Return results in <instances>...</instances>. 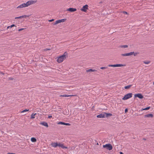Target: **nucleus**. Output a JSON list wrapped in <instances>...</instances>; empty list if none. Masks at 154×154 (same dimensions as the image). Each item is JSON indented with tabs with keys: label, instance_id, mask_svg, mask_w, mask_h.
Masks as SVG:
<instances>
[{
	"label": "nucleus",
	"instance_id": "20",
	"mask_svg": "<svg viewBox=\"0 0 154 154\" xmlns=\"http://www.w3.org/2000/svg\"><path fill=\"white\" fill-rule=\"evenodd\" d=\"M132 86L131 85H129L127 86H125L124 87L126 89H129Z\"/></svg>",
	"mask_w": 154,
	"mask_h": 154
},
{
	"label": "nucleus",
	"instance_id": "45",
	"mask_svg": "<svg viewBox=\"0 0 154 154\" xmlns=\"http://www.w3.org/2000/svg\"><path fill=\"white\" fill-rule=\"evenodd\" d=\"M153 85H154V81L153 82Z\"/></svg>",
	"mask_w": 154,
	"mask_h": 154
},
{
	"label": "nucleus",
	"instance_id": "41",
	"mask_svg": "<svg viewBox=\"0 0 154 154\" xmlns=\"http://www.w3.org/2000/svg\"><path fill=\"white\" fill-rule=\"evenodd\" d=\"M52 117V116H48V118H51Z\"/></svg>",
	"mask_w": 154,
	"mask_h": 154
},
{
	"label": "nucleus",
	"instance_id": "26",
	"mask_svg": "<svg viewBox=\"0 0 154 154\" xmlns=\"http://www.w3.org/2000/svg\"><path fill=\"white\" fill-rule=\"evenodd\" d=\"M22 16V18H26L27 17H29V15H23Z\"/></svg>",
	"mask_w": 154,
	"mask_h": 154
},
{
	"label": "nucleus",
	"instance_id": "23",
	"mask_svg": "<svg viewBox=\"0 0 154 154\" xmlns=\"http://www.w3.org/2000/svg\"><path fill=\"white\" fill-rule=\"evenodd\" d=\"M128 46L127 45H123L121 46L120 47L122 48H125L128 47Z\"/></svg>",
	"mask_w": 154,
	"mask_h": 154
},
{
	"label": "nucleus",
	"instance_id": "14",
	"mask_svg": "<svg viewBox=\"0 0 154 154\" xmlns=\"http://www.w3.org/2000/svg\"><path fill=\"white\" fill-rule=\"evenodd\" d=\"M139 53L138 52H130V56L134 55V56H136Z\"/></svg>",
	"mask_w": 154,
	"mask_h": 154
},
{
	"label": "nucleus",
	"instance_id": "15",
	"mask_svg": "<svg viewBox=\"0 0 154 154\" xmlns=\"http://www.w3.org/2000/svg\"><path fill=\"white\" fill-rule=\"evenodd\" d=\"M88 6L87 5L83 6V7L80 9V10H86L88 9Z\"/></svg>",
	"mask_w": 154,
	"mask_h": 154
},
{
	"label": "nucleus",
	"instance_id": "40",
	"mask_svg": "<svg viewBox=\"0 0 154 154\" xmlns=\"http://www.w3.org/2000/svg\"><path fill=\"white\" fill-rule=\"evenodd\" d=\"M69 11L70 12H73V11H75V10H69Z\"/></svg>",
	"mask_w": 154,
	"mask_h": 154
},
{
	"label": "nucleus",
	"instance_id": "38",
	"mask_svg": "<svg viewBox=\"0 0 154 154\" xmlns=\"http://www.w3.org/2000/svg\"><path fill=\"white\" fill-rule=\"evenodd\" d=\"M125 112H127V111H128V109H125Z\"/></svg>",
	"mask_w": 154,
	"mask_h": 154
},
{
	"label": "nucleus",
	"instance_id": "17",
	"mask_svg": "<svg viewBox=\"0 0 154 154\" xmlns=\"http://www.w3.org/2000/svg\"><path fill=\"white\" fill-rule=\"evenodd\" d=\"M121 55L123 56H130V52L125 54H122Z\"/></svg>",
	"mask_w": 154,
	"mask_h": 154
},
{
	"label": "nucleus",
	"instance_id": "33",
	"mask_svg": "<svg viewBox=\"0 0 154 154\" xmlns=\"http://www.w3.org/2000/svg\"><path fill=\"white\" fill-rule=\"evenodd\" d=\"M75 96V95H68V97H71V96Z\"/></svg>",
	"mask_w": 154,
	"mask_h": 154
},
{
	"label": "nucleus",
	"instance_id": "6",
	"mask_svg": "<svg viewBox=\"0 0 154 154\" xmlns=\"http://www.w3.org/2000/svg\"><path fill=\"white\" fill-rule=\"evenodd\" d=\"M66 19L65 18L57 20L55 21L53 25H56L60 23L64 22L66 21Z\"/></svg>",
	"mask_w": 154,
	"mask_h": 154
},
{
	"label": "nucleus",
	"instance_id": "43",
	"mask_svg": "<svg viewBox=\"0 0 154 154\" xmlns=\"http://www.w3.org/2000/svg\"><path fill=\"white\" fill-rule=\"evenodd\" d=\"M83 11H84V12H86L87 10H82Z\"/></svg>",
	"mask_w": 154,
	"mask_h": 154
},
{
	"label": "nucleus",
	"instance_id": "19",
	"mask_svg": "<svg viewBox=\"0 0 154 154\" xmlns=\"http://www.w3.org/2000/svg\"><path fill=\"white\" fill-rule=\"evenodd\" d=\"M31 140L32 142H35L36 141V139L34 137H32L31 138Z\"/></svg>",
	"mask_w": 154,
	"mask_h": 154
},
{
	"label": "nucleus",
	"instance_id": "10",
	"mask_svg": "<svg viewBox=\"0 0 154 154\" xmlns=\"http://www.w3.org/2000/svg\"><path fill=\"white\" fill-rule=\"evenodd\" d=\"M59 125H68L69 126L70 125V124L69 123H65L62 122H60L57 123Z\"/></svg>",
	"mask_w": 154,
	"mask_h": 154
},
{
	"label": "nucleus",
	"instance_id": "27",
	"mask_svg": "<svg viewBox=\"0 0 154 154\" xmlns=\"http://www.w3.org/2000/svg\"><path fill=\"white\" fill-rule=\"evenodd\" d=\"M60 97H68V95L64 94L63 95H60Z\"/></svg>",
	"mask_w": 154,
	"mask_h": 154
},
{
	"label": "nucleus",
	"instance_id": "18",
	"mask_svg": "<svg viewBox=\"0 0 154 154\" xmlns=\"http://www.w3.org/2000/svg\"><path fill=\"white\" fill-rule=\"evenodd\" d=\"M36 115V113H33L31 116V118L33 119L35 118V116Z\"/></svg>",
	"mask_w": 154,
	"mask_h": 154
},
{
	"label": "nucleus",
	"instance_id": "42",
	"mask_svg": "<svg viewBox=\"0 0 154 154\" xmlns=\"http://www.w3.org/2000/svg\"><path fill=\"white\" fill-rule=\"evenodd\" d=\"M119 153H120V154H123V152H119Z\"/></svg>",
	"mask_w": 154,
	"mask_h": 154
},
{
	"label": "nucleus",
	"instance_id": "28",
	"mask_svg": "<svg viewBox=\"0 0 154 154\" xmlns=\"http://www.w3.org/2000/svg\"><path fill=\"white\" fill-rule=\"evenodd\" d=\"M107 67H102L100 68V69H107Z\"/></svg>",
	"mask_w": 154,
	"mask_h": 154
},
{
	"label": "nucleus",
	"instance_id": "25",
	"mask_svg": "<svg viewBox=\"0 0 154 154\" xmlns=\"http://www.w3.org/2000/svg\"><path fill=\"white\" fill-rule=\"evenodd\" d=\"M29 111V109H25L24 110H23L22 111H21V113H23L24 112H26L28 111Z\"/></svg>",
	"mask_w": 154,
	"mask_h": 154
},
{
	"label": "nucleus",
	"instance_id": "1",
	"mask_svg": "<svg viewBox=\"0 0 154 154\" xmlns=\"http://www.w3.org/2000/svg\"><path fill=\"white\" fill-rule=\"evenodd\" d=\"M68 53L67 51H65L63 54L61 56L57 57V61L59 63H61L63 62L68 57Z\"/></svg>",
	"mask_w": 154,
	"mask_h": 154
},
{
	"label": "nucleus",
	"instance_id": "29",
	"mask_svg": "<svg viewBox=\"0 0 154 154\" xmlns=\"http://www.w3.org/2000/svg\"><path fill=\"white\" fill-rule=\"evenodd\" d=\"M121 12L122 13H123L124 14H126L127 15H128V13L127 12L125 11H122Z\"/></svg>",
	"mask_w": 154,
	"mask_h": 154
},
{
	"label": "nucleus",
	"instance_id": "46",
	"mask_svg": "<svg viewBox=\"0 0 154 154\" xmlns=\"http://www.w3.org/2000/svg\"><path fill=\"white\" fill-rule=\"evenodd\" d=\"M97 145H98V143H97Z\"/></svg>",
	"mask_w": 154,
	"mask_h": 154
},
{
	"label": "nucleus",
	"instance_id": "16",
	"mask_svg": "<svg viewBox=\"0 0 154 154\" xmlns=\"http://www.w3.org/2000/svg\"><path fill=\"white\" fill-rule=\"evenodd\" d=\"M145 117H151L152 118L153 117V115L152 114H149L145 115Z\"/></svg>",
	"mask_w": 154,
	"mask_h": 154
},
{
	"label": "nucleus",
	"instance_id": "4",
	"mask_svg": "<svg viewBox=\"0 0 154 154\" xmlns=\"http://www.w3.org/2000/svg\"><path fill=\"white\" fill-rule=\"evenodd\" d=\"M103 147L106 148V149L110 150L112 149V147L111 144L109 143L105 145H103Z\"/></svg>",
	"mask_w": 154,
	"mask_h": 154
},
{
	"label": "nucleus",
	"instance_id": "36",
	"mask_svg": "<svg viewBox=\"0 0 154 154\" xmlns=\"http://www.w3.org/2000/svg\"><path fill=\"white\" fill-rule=\"evenodd\" d=\"M75 148V147H74V146H72L71 147V149H74Z\"/></svg>",
	"mask_w": 154,
	"mask_h": 154
},
{
	"label": "nucleus",
	"instance_id": "35",
	"mask_svg": "<svg viewBox=\"0 0 154 154\" xmlns=\"http://www.w3.org/2000/svg\"><path fill=\"white\" fill-rule=\"evenodd\" d=\"M24 29H23V28H21V29H19L18 30V31H20L23 30Z\"/></svg>",
	"mask_w": 154,
	"mask_h": 154
},
{
	"label": "nucleus",
	"instance_id": "34",
	"mask_svg": "<svg viewBox=\"0 0 154 154\" xmlns=\"http://www.w3.org/2000/svg\"><path fill=\"white\" fill-rule=\"evenodd\" d=\"M11 27H10V28H12V27H13L14 26H15V25L14 24H12L11 25Z\"/></svg>",
	"mask_w": 154,
	"mask_h": 154
},
{
	"label": "nucleus",
	"instance_id": "24",
	"mask_svg": "<svg viewBox=\"0 0 154 154\" xmlns=\"http://www.w3.org/2000/svg\"><path fill=\"white\" fill-rule=\"evenodd\" d=\"M143 63H144L145 64H149L150 63V61H144L143 62Z\"/></svg>",
	"mask_w": 154,
	"mask_h": 154
},
{
	"label": "nucleus",
	"instance_id": "39",
	"mask_svg": "<svg viewBox=\"0 0 154 154\" xmlns=\"http://www.w3.org/2000/svg\"><path fill=\"white\" fill-rule=\"evenodd\" d=\"M10 27H11V26H8L7 27V29H9V28H10Z\"/></svg>",
	"mask_w": 154,
	"mask_h": 154
},
{
	"label": "nucleus",
	"instance_id": "22",
	"mask_svg": "<svg viewBox=\"0 0 154 154\" xmlns=\"http://www.w3.org/2000/svg\"><path fill=\"white\" fill-rule=\"evenodd\" d=\"M150 108V106L144 109H141V110H145L149 109Z\"/></svg>",
	"mask_w": 154,
	"mask_h": 154
},
{
	"label": "nucleus",
	"instance_id": "11",
	"mask_svg": "<svg viewBox=\"0 0 154 154\" xmlns=\"http://www.w3.org/2000/svg\"><path fill=\"white\" fill-rule=\"evenodd\" d=\"M51 146L54 148H56L57 146V143L52 142L51 143Z\"/></svg>",
	"mask_w": 154,
	"mask_h": 154
},
{
	"label": "nucleus",
	"instance_id": "7",
	"mask_svg": "<svg viewBox=\"0 0 154 154\" xmlns=\"http://www.w3.org/2000/svg\"><path fill=\"white\" fill-rule=\"evenodd\" d=\"M134 97H137L140 99H143V97L142 94L140 93H138L134 94Z\"/></svg>",
	"mask_w": 154,
	"mask_h": 154
},
{
	"label": "nucleus",
	"instance_id": "3",
	"mask_svg": "<svg viewBox=\"0 0 154 154\" xmlns=\"http://www.w3.org/2000/svg\"><path fill=\"white\" fill-rule=\"evenodd\" d=\"M132 94L131 93H130L127 94L125 95L124 97L122 98L123 100H127L131 97L132 96Z\"/></svg>",
	"mask_w": 154,
	"mask_h": 154
},
{
	"label": "nucleus",
	"instance_id": "5",
	"mask_svg": "<svg viewBox=\"0 0 154 154\" xmlns=\"http://www.w3.org/2000/svg\"><path fill=\"white\" fill-rule=\"evenodd\" d=\"M126 66L125 64H116L114 65L109 64L108 65V66L109 67H121L124 66Z\"/></svg>",
	"mask_w": 154,
	"mask_h": 154
},
{
	"label": "nucleus",
	"instance_id": "37",
	"mask_svg": "<svg viewBox=\"0 0 154 154\" xmlns=\"http://www.w3.org/2000/svg\"><path fill=\"white\" fill-rule=\"evenodd\" d=\"M103 2V1H101L99 3V4H102Z\"/></svg>",
	"mask_w": 154,
	"mask_h": 154
},
{
	"label": "nucleus",
	"instance_id": "32",
	"mask_svg": "<svg viewBox=\"0 0 154 154\" xmlns=\"http://www.w3.org/2000/svg\"><path fill=\"white\" fill-rule=\"evenodd\" d=\"M54 19H52L51 20H48V21H49L50 22H51L53 21H54Z\"/></svg>",
	"mask_w": 154,
	"mask_h": 154
},
{
	"label": "nucleus",
	"instance_id": "8",
	"mask_svg": "<svg viewBox=\"0 0 154 154\" xmlns=\"http://www.w3.org/2000/svg\"><path fill=\"white\" fill-rule=\"evenodd\" d=\"M58 146L60 147L63 149L67 148V147L65 146L63 144L60 143H57V146Z\"/></svg>",
	"mask_w": 154,
	"mask_h": 154
},
{
	"label": "nucleus",
	"instance_id": "30",
	"mask_svg": "<svg viewBox=\"0 0 154 154\" xmlns=\"http://www.w3.org/2000/svg\"><path fill=\"white\" fill-rule=\"evenodd\" d=\"M67 10H76L75 8H69L67 9Z\"/></svg>",
	"mask_w": 154,
	"mask_h": 154
},
{
	"label": "nucleus",
	"instance_id": "13",
	"mask_svg": "<svg viewBox=\"0 0 154 154\" xmlns=\"http://www.w3.org/2000/svg\"><path fill=\"white\" fill-rule=\"evenodd\" d=\"M40 124L46 127H48V125L47 123L45 122H43L40 123Z\"/></svg>",
	"mask_w": 154,
	"mask_h": 154
},
{
	"label": "nucleus",
	"instance_id": "9",
	"mask_svg": "<svg viewBox=\"0 0 154 154\" xmlns=\"http://www.w3.org/2000/svg\"><path fill=\"white\" fill-rule=\"evenodd\" d=\"M97 117L98 118H104L105 117V113L101 114L97 116Z\"/></svg>",
	"mask_w": 154,
	"mask_h": 154
},
{
	"label": "nucleus",
	"instance_id": "31",
	"mask_svg": "<svg viewBox=\"0 0 154 154\" xmlns=\"http://www.w3.org/2000/svg\"><path fill=\"white\" fill-rule=\"evenodd\" d=\"M22 18V16H20L19 17H15V19H19V18Z\"/></svg>",
	"mask_w": 154,
	"mask_h": 154
},
{
	"label": "nucleus",
	"instance_id": "21",
	"mask_svg": "<svg viewBox=\"0 0 154 154\" xmlns=\"http://www.w3.org/2000/svg\"><path fill=\"white\" fill-rule=\"evenodd\" d=\"M105 116L107 117L108 116H111L112 115V114L111 113H105Z\"/></svg>",
	"mask_w": 154,
	"mask_h": 154
},
{
	"label": "nucleus",
	"instance_id": "12",
	"mask_svg": "<svg viewBox=\"0 0 154 154\" xmlns=\"http://www.w3.org/2000/svg\"><path fill=\"white\" fill-rule=\"evenodd\" d=\"M86 71L87 72H96L97 71V70L95 69H87Z\"/></svg>",
	"mask_w": 154,
	"mask_h": 154
},
{
	"label": "nucleus",
	"instance_id": "44",
	"mask_svg": "<svg viewBox=\"0 0 154 154\" xmlns=\"http://www.w3.org/2000/svg\"><path fill=\"white\" fill-rule=\"evenodd\" d=\"M0 74H3V73L2 72H0Z\"/></svg>",
	"mask_w": 154,
	"mask_h": 154
},
{
	"label": "nucleus",
	"instance_id": "2",
	"mask_svg": "<svg viewBox=\"0 0 154 154\" xmlns=\"http://www.w3.org/2000/svg\"><path fill=\"white\" fill-rule=\"evenodd\" d=\"M35 2V1H29L26 2V3H23L17 7V8H23L28 7V6L34 4Z\"/></svg>",
	"mask_w": 154,
	"mask_h": 154
}]
</instances>
